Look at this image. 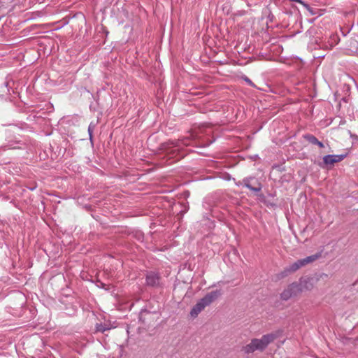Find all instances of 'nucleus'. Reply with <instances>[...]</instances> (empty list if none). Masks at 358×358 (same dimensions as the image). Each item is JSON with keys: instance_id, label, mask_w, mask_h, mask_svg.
Masks as SVG:
<instances>
[{"instance_id": "f257e3e1", "label": "nucleus", "mask_w": 358, "mask_h": 358, "mask_svg": "<svg viewBox=\"0 0 358 358\" xmlns=\"http://www.w3.org/2000/svg\"><path fill=\"white\" fill-rule=\"evenodd\" d=\"M275 334H268L264 335L261 338H254L251 342L243 348V351L246 354H250L255 350L263 351L270 343L277 338Z\"/></svg>"}, {"instance_id": "f03ea898", "label": "nucleus", "mask_w": 358, "mask_h": 358, "mask_svg": "<svg viewBox=\"0 0 358 358\" xmlns=\"http://www.w3.org/2000/svg\"><path fill=\"white\" fill-rule=\"evenodd\" d=\"M222 295L221 290H214L207 293L192 308L190 315L196 317L206 307L210 306Z\"/></svg>"}, {"instance_id": "7ed1b4c3", "label": "nucleus", "mask_w": 358, "mask_h": 358, "mask_svg": "<svg viewBox=\"0 0 358 358\" xmlns=\"http://www.w3.org/2000/svg\"><path fill=\"white\" fill-rule=\"evenodd\" d=\"M300 294V289L298 288L297 282L290 284L280 294L281 299L287 301L293 296H296Z\"/></svg>"}, {"instance_id": "20e7f679", "label": "nucleus", "mask_w": 358, "mask_h": 358, "mask_svg": "<svg viewBox=\"0 0 358 358\" xmlns=\"http://www.w3.org/2000/svg\"><path fill=\"white\" fill-rule=\"evenodd\" d=\"M297 286L300 289V294L303 291H310L314 288L315 280L313 278H302L299 282H297Z\"/></svg>"}, {"instance_id": "39448f33", "label": "nucleus", "mask_w": 358, "mask_h": 358, "mask_svg": "<svg viewBox=\"0 0 358 358\" xmlns=\"http://www.w3.org/2000/svg\"><path fill=\"white\" fill-rule=\"evenodd\" d=\"M346 157V155H329L323 157V163L326 166H334L335 163L343 161Z\"/></svg>"}, {"instance_id": "423d86ee", "label": "nucleus", "mask_w": 358, "mask_h": 358, "mask_svg": "<svg viewBox=\"0 0 358 358\" xmlns=\"http://www.w3.org/2000/svg\"><path fill=\"white\" fill-rule=\"evenodd\" d=\"M146 281L148 285L155 286L159 283V277L157 274L150 273L147 275Z\"/></svg>"}, {"instance_id": "0eeeda50", "label": "nucleus", "mask_w": 358, "mask_h": 358, "mask_svg": "<svg viewBox=\"0 0 358 358\" xmlns=\"http://www.w3.org/2000/svg\"><path fill=\"white\" fill-rule=\"evenodd\" d=\"M320 257H321V254L317 253V254L308 256L304 259H301L303 266L308 264L314 262L315 261L318 259Z\"/></svg>"}, {"instance_id": "6e6552de", "label": "nucleus", "mask_w": 358, "mask_h": 358, "mask_svg": "<svg viewBox=\"0 0 358 358\" xmlns=\"http://www.w3.org/2000/svg\"><path fill=\"white\" fill-rule=\"evenodd\" d=\"M305 138L311 144L317 145L321 148L324 147L323 143L318 141L317 138L313 135H307L305 136Z\"/></svg>"}, {"instance_id": "1a4fd4ad", "label": "nucleus", "mask_w": 358, "mask_h": 358, "mask_svg": "<svg viewBox=\"0 0 358 358\" xmlns=\"http://www.w3.org/2000/svg\"><path fill=\"white\" fill-rule=\"evenodd\" d=\"M303 266L301 259L297 260L296 262L292 264L289 268H287V271L290 273H293L300 268Z\"/></svg>"}, {"instance_id": "9d476101", "label": "nucleus", "mask_w": 358, "mask_h": 358, "mask_svg": "<svg viewBox=\"0 0 358 358\" xmlns=\"http://www.w3.org/2000/svg\"><path fill=\"white\" fill-rule=\"evenodd\" d=\"M245 186L246 187H248V189H251V190H252L254 192H257L261 190V187H253L251 186V185L250 183H245Z\"/></svg>"}, {"instance_id": "9b49d317", "label": "nucleus", "mask_w": 358, "mask_h": 358, "mask_svg": "<svg viewBox=\"0 0 358 358\" xmlns=\"http://www.w3.org/2000/svg\"><path fill=\"white\" fill-rule=\"evenodd\" d=\"M245 80L247 81V83H248L249 84L252 85V82H251V80L249 78H246Z\"/></svg>"}]
</instances>
